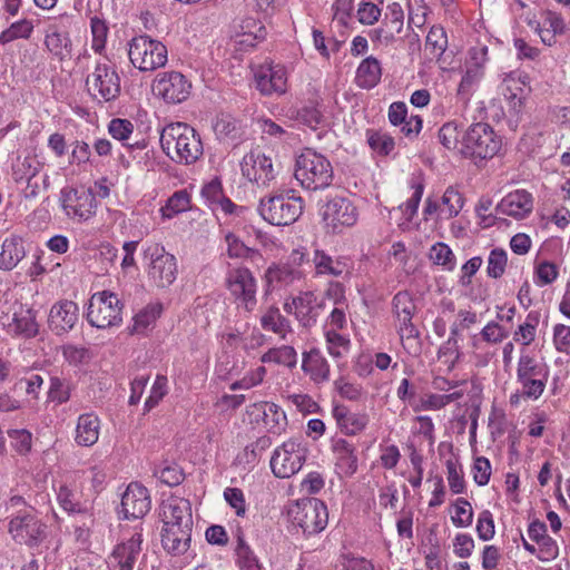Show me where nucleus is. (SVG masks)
Segmentation results:
<instances>
[{
	"label": "nucleus",
	"instance_id": "nucleus-1",
	"mask_svg": "<svg viewBox=\"0 0 570 570\" xmlns=\"http://www.w3.org/2000/svg\"><path fill=\"white\" fill-rule=\"evenodd\" d=\"M159 517L163 522L161 544L164 549L173 556L184 554L189 549L193 530L189 500L176 495L163 500Z\"/></svg>",
	"mask_w": 570,
	"mask_h": 570
},
{
	"label": "nucleus",
	"instance_id": "nucleus-2",
	"mask_svg": "<svg viewBox=\"0 0 570 570\" xmlns=\"http://www.w3.org/2000/svg\"><path fill=\"white\" fill-rule=\"evenodd\" d=\"M164 153L175 163L191 165L203 155V144L196 130L185 122L167 125L160 134Z\"/></svg>",
	"mask_w": 570,
	"mask_h": 570
},
{
	"label": "nucleus",
	"instance_id": "nucleus-3",
	"mask_svg": "<svg viewBox=\"0 0 570 570\" xmlns=\"http://www.w3.org/2000/svg\"><path fill=\"white\" fill-rule=\"evenodd\" d=\"M294 176L303 188L318 190L332 185L334 170L324 155L306 148L296 158Z\"/></svg>",
	"mask_w": 570,
	"mask_h": 570
},
{
	"label": "nucleus",
	"instance_id": "nucleus-4",
	"mask_svg": "<svg viewBox=\"0 0 570 570\" xmlns=\"http://www.w3.org/2000/svg\"><path fill=\"white\" fill-rule=\"evenodd\" d=\"M287 515L292 525L301 529L306 537L323 531L328 521L326 505L316 498L295 501L289 505Z\"/></svg>",
	"mask_w": 570,
	"mask_h": 570
},
{
	"label": "nucleus",
	"instance_id": "nucleus-5",
	"mask_svg": "<svg viewBox=\"0 0 570 570\" xmlns=\"http://www.w3.org/2000/svg\"><path fill=\"white\" fill-rule=\"evenodd\" d=\"M303 199L295 196L293 190L286 194L274 195L261 200L259 213L262 217L276 226L289 225L297 220L303 213Z\"/></svg>",
	"mask_w": 570,
	"mask_h": 570
},
{
	"label": "nucleus",
	"instance_id": "nucleus-6",
	"mask_svg": "<svg viewBox=\"0 0 570 570\" xmlns=\"http://www.w3.org/2000/svg\"><path fill=\"white\" fill-rule=\"evenodd\" d=\"M128 57L140 71H153L167 62V48L159 40L141 35L129 41Z\"/></svg>",
	"mask_w": 570,
	"mask_h": 570
},
{
	"label": "nucleus",
	"instance_id": "nucleus-7",
	"mask_svg": "<svg viewBox=\"0 0 570 570\" xmlns=\"http://www.w3.org/2000/svg\"><path fill=\"white\" fill-rule=\"evenodd\" d=\"M501 146V137L485 122L471 125L463 136V153L473 158L491 159Z\"/></svg>",
	"mask_w": 570,
	"mask_h": 570
},
{
	"label": "nucleus",
	"instance_id": "nucleus-8",
	"mask_svg": "<svg viewBox=\"0 0 570 570\" xmlns=\"http://www.w3.org/2000/svg\"><path fill=\"white\" fill-rule=\"evenodd\" d=\"M9 533L16 542L36 547L46 539L47 524L39 519L33 508H26L11 518Z\"/></svg>",
	"mask_w": 570,
	"mask_h": 570
},
{
	"label": "nucleus",
	"instance_id": "nucleus-9",
	"mask_svg": "<svg viewBox=\"0 0 570 570\" xmlns=\"http://www.w3.org/2000/svg\"><path fill=\"white\" fill-rule=\"evenodd\" d=\"M121 311L122 304L116 294L96 293L89 301L87 320L97 328L117 326L121 323Z\"/></svg>",
	"mask_w": 570,
	"mask_h": 570
},
{
	"label": "nucleus",
	"instance_id": "nucleus-10",
	"mask_svg": "<svg viewBox=\"0 0 570 570\" xmlns=\"http://www.w3.org/2000/svg\"><path fill=\"white\" fill-rule=\"evenodd\" d=\"M226 285L238 308L247 313L256 308L257 283L248 268L238 267L229 271Z\"/></svg>",
	"mask_w": 570,
	"mask_h": 570
},
{
	"label": "nucleus",
	"instance_id": "nucleus-11",
	"mask_svg": "<svg viewBox=\"0 0 570 570\" xmlns=\"http://www.w3.org/2000/svg\"><path fill=\"white\" fill-rule=\"evenodd\" d=\"M306 460V449L301 442L288 440L275 449L271 469L276 478L286 479L296 474Z\"/></svg>",
	"mask_w": 570,
	"mask_h": 570
},
{
	"label": "nucleus",
	"instance_id": "nucleus-12",
	"mask_svg": "<svg viewBox=\"0 0 570 570\" xmlns=\"http://www.w3.org/2000/svg\"><path fill=\"white\" fill-rule=\"evenodd\" d=\"M86 86L92 98L104 102L114 101L121 91L119 75L106 63L96 65L86 79Z\"/></svg>",
	"mask_w": 570,
	"mask_h": 570
},
{
	"label": "nucleus",
	"instance_id": "nucleus-13",
	"mask_svg": "<svg viewBox=\"0 0 570 570\" xmlns=\"http://www.w3.org/2000/svg\"><path fill=\"white\" fill-rule=\"evenodd\" d=\"M547 372L529 354H522L518 362L517 381L521 384V393L527 399H539L547 384Z\"/></svg>",
	"mask_w": 570,
	"mask_h": 570
},
{
	"label": "nucleus",
	"instance_id": "nucleus-14",
	"mask_svg": "<svg viewBox=\"0 0 570 570\" xmlns=\"http://www.w3.org/2000/svg\"><path fill=\"white\" fill-rule=\"evenodd\" d=\"M325 227L332 233H341L344 227L353 226L358 213L352 200L345 197H333L328 199L321 209Z\"/></svg>",
	"mask_w": 570,
	"mask_h": 570
},
{
	"label": "nucleus",
	"instance_id": "nucleus-15",
	"mask_svg": "<svg viewBox=\"0 0 570 570\" xmlns=\"http://www.w3.org/2000/svg\"><path fill=\"white\" fill-rule=\"evenodd\" d=\"M145 256L150 258L148 275L158 287H167L174 283L177 274L176 258L159 245L149 246Z\"/></svg>",
	"mask_w": 570,
	"mask_h": 570
},
{
	"label": "nucleus",
	"instance_id": "nucleus-16",
	"mask_svg": "<svg viewBox=\"0 0 570 570\" xmlns=\"http://www.w3.org/2000/svg\"><path fill=\"white\" fill-rule=\"evenodd\" d=\"M190 89L189 80L178 71L161 72L153 83L154 95L168 104H179L186 100Z\"/></svg>",
	"mask_w": 570,
	"mask_h": 570
},
{
	"label": "nucleus",
	"instance_id": "nucleus-17",
	"mask_svg": "<svg viewBox=\"0 0 570 570\" xmlns=\"http://www.w3.org/2000/svg\"><path fill=\"white\" fill-rule=\"evenodd\" d=\"M60 200L67 216L78 222L88 220L95 214L96 197L88 190L65 188Z\"/></svg>",
	"mask_w": 570,
	"mask_h": 570
},
{
	"label": "nucleus",
	"instance_id": "nucleus-18",
	"mask_svg": "<svg viewBox=\"0 0 570 570\" xmlns=\"http://www.w3.org/2000/svg\"><path fill=\"white\" fill-rule=\"evenodd\" d=\"M242 174L258 186H267L275 178L272 159L259 149L250 150L240 163Z\"/></svg>",
	"mask_w": 570,
	"mask_h": 570
},
{
	"label": "nucleus",
	"instance_id": "nucleus-19",
	"mask_svg": "<svg viewBox=\"0 0 570 570\" xmlns=\"http://www.w3.org/2000/svg\"><path fill=\"white\" fill-rule=\"evenodd\" d=\"M404 27V11L399 2L387 4L382 24L370 32L373 42L390 46L397 40Z\"/></svg>",
	"mask_w": 570,
	"mask_h": 570
},
{
	"label": "nucleus",
	"instance_id": "nucleus-20",
	"mask_svg": "<svg viewBox=\"0 0 570 570\" xmlns=\"http://www.w3.org/2000/svg\"><path fill=\"white\" fill-rule=\"evenodd\" d=\"M256 88L262 95H283L287 89V72L281 65L265 63L254 70Z\"/></svg>",
	"mask_w": 570,
	"mask_h": 570
},
{
	"label": "nucleus",
	"instance_id": "nucleus-21",
	"mask_svg": "<svg viewBox=\"0 0 570 570\" xmlns=\"http://www.w3.org/2000/svg\"><path fill=\"white\" fill-rule=\"evenodd\" d=\"M247 413L253 421H263L267 431L272 434L279 435L285 431L287 425L286 414L275 403L258 402L247 407Z\"/></svg>",
	"mask_w": 570,
	"mask_h": 570
},
{
	"label": "nucleus",
	"instance_id": "nucleus-22",
	"mask_svg": "<svg viewBox=\"0 0 570 570\" xmlns=\"http://www.w3.org/2000/svg\"><path fill=\"white\" fill-rule=\"evenodd\" d=\"M148 490L139 483H130L121 498L120 513L125 519L142 518L150 510Z\"/></svg>",
	"mask_w": 570,
	"mask_h": 570
},
{
	"label": "nucleus",
	"instance_id": "nucleus-23",
	"mask_svg": "<svg viewBox=\"0 0 570 570\" xmlns=\"http://www.w3.org/2000/svg\"><path fill=\"white\" fill-rule=\"evenodd\" d=\"M78 320V305L72 301L63 299L51 306L48 324L56 335H63L75 327Z\"/></svg>",
	"mask_w": 570,
	"mask_h": 570
},
{
	"label": "nucleus",
	"instance_id": "nucleus-24",
	"mask_svg": "<svg viewBox=\"0 0 570 570\" xmlns=\"http://www.w3.org/2000/svg\"><path fill=\"white\" fill-rule=\"evenodd\" d=\"M8 332L23 338H32L39 333L37 312L20 303L12 306V320L8 324Z\"/></svg>",
	"mask_w": 570,
	"mask_h": 570
},
{
	"label": "nucleus",
	"instance_id": "nucleus-25",
	"mask_svg": "<svg viewBox=\"0 0 570 570\" xmlns=\"http://www.w3.org/2000/svg\"><path fill=\"white\" fill-rule=\"evenodd\" d=\"M533 208V199L527 190H515L501 199L495 207L499 215L511 216L515 219H523Z\"/></svg>",
	"mask_w": 570,
	"mask_h": 570
},
{
	"label": "nucleus",
	"instance_id": "nucleus-26",
	"mask_svg": "<svg viewBox=\"0 0 570 570\" xmlns=\"http://www.w3.org/2000/svg\"><path fill=\"white\" fill-rule=\"evenodd\" d=\"M294 315L298 322L305 326H312L316 323L320 309L324 307V302L317 299L314 292H302L293 297Z\"/></svg>",
	"mask_w": 570,
	"mask_h": 570
},
{
	"label": "nucleus",
	"instance_id": "nucleus-27",
	"mask_svg": "<svg viewBox=\"0 0 570 570\" xmlns=\"http://www.w3.org/2000/svg\"><path fill=\"white\" fill-rule=\"evenodd\" d=\"M141 533L135 532L130 539L118 544L111 554V559L115 561L114 566L118 570H134L141 554Z\"/></svg>",
	"mask_w": 570,
	"mask_h": 570
},
{
	"label": "nucleus",
	"instance_id": "nucleus-28",
	"mask_svg": "<svg viewBox=\"0 0 570 570\" xmlns=\"http://www.w3.org/2000/svg\"><path fill=\"white\" fill-rule=\"evenodd\" d=\"M333 453L335 455V465L340 474L352 476L357 471V455L353 444L344 439H337L333 443Z\"/></svg>",
	"mask_w": 570,
	"mask_h": 570
},
{
	"label": "nucleus",
	"instance_id": "nucleus-29",
	"mask_svg": "<svg viewBox=\"0 0 570 570\" xmlns=\"http://www.w3.org/2000/svg\"><path fill=\"white\" fill-rule=\"evenodd\" d=\"M332 414L341 431L348 435L360 433L368 423L365 413H353L345 405H335Z\"/></svg>",
	"mask_w": 570,
	"mask_h": 570
},
{
	"label": "nucleus",
	"instance_id": "nucleus-30",
	"mask_svg": "<svg viewBox=\"0 0 570 570\" xmlns=\"http://www.w3.org/2000/svg\"><path fill=\"white\" fill-rule=\"evenodd\" d=\"M528 76H520L518 78L509 76L503 80L502 95L509 104V109L515 115L522 111L525 90L524 87L528 83Z\"/></svg>",
	"mask_w": 570,
	"mask_h": 570
},
{
	"label": "nucleus",
	"instance_id": "nucleus-31",
	"mask_svg": "<svg viewBox=\"0 0 570 570\" xmlns=\"http://www.w3.org/2000/svg\"><path fill=\"white\" fill-rule=\"evenodd\" d=\"M302 370L315 383H323L330 379V365L317 348L303 354Z\"/></svg>",
	"mask_w": 570,
	"mask_h": 570
},
{
	"label": "nucleus",
	"instance_id": "nucleus-32",
	"mask_svg": "<svg viewBox=\"0 0 570 570\" xmlns=\"http://www.w3.org/2000/svg\"><path fill=\"white\" fill-rule=\"evenodd\" d=\"M100 420L94 413H85L78 417L76 442L81 446H91L99 439Z\"/></svg>",
	"mask_w": 570,
	"mask_h": 570
},
{
	"label": "nucleus",
	"instance_id": "nucleus-33",
	"mask_svg": "<svg viewBox=\"0 0 570 570\" xmlns=\"http://www.w3.org/2000/svg\"><path fill=\"white\" fill-rule=\"evenodd\" d=\"M203 197L208 202L214 212L220 209L225 214H233L237 206L223 193L222 183L213 179L202 189Z\"/></svg>",
	"mask_w": 570,
	"mask_h": 570
},
{
	"label": "nucleus",
	"instance_id": "nucleus-34",
	"mask_svg": "<svg viewBox=\"0 0 570 570\" xmlns=\"http://www.w3.org/2000/svg\"><path fill=\"white\" fill-rule=\"evenodd\" d=\"M381 77L382 67L380 61L370 56L357 67L355 81L363 89H372L380 82Z\"/></svg>",
	"mask_w": 570,
	"mask_h": 570
},
{
	"label": "nucleus",
	"instance_id": "nucleus-35",
	"mask_svg": "<svg viewBox=\"0 0 570 570\" xmlns=\"http://www.w3.org/2000/svg\"><path fill=\"white\" fill-rule=\"evenodd\" d=\"M313 264L316 275H328L340 277L348 272L347 265L340 258H333L322 249H315Z\"/></svg>",
	"mask_w": 570,
	"mask_h": 570
},
{
	"label": "nucleus",
	"instance_id": "nucleus-36",
	"mask_svg": "<svg viewBox=\"0 0 570 570\" xmlns=\"http://www.w3.org/2000/svg\"><path fill=\"white\" fill-rule=\"evenodd\" d=\"M266 281L272 287L289 286L303 277V273L289 265H275L269 267L265 274Z\"/></svg>",
	"mask_w": 570,
	"mask_h": 570
},
{
	"label": "nucleus",
	"instance_id": "nucleus-37",
	"mask_svg": "<svg viewBox=\"0 0 570 570\" xmlns=\"http://www.w3.org/2000/svg\"><path fill=\"white\" fill-rule=\"evenodd\" d=\"M24 247L22 239L19 237L6 238L2 243L0 253V268L11 271L24 257Z\"/></svg>",
	"mask_w": 570,
	"mask_h": 570
},
{
	"label": "nucleus",
	"instance_id": "nucleus-38",
	"mask_svg": "<svg viewBox=\"0 0 570 570\" xmlns=\"http://www.w3.org/2000/svg\"><path fill=\"white\" fill-rule=\"evenodd\" d=\"M413 316L396 318V332L401 338L403 347L410 353L420 352V331L412 323Z\"/></svg>",
	"mask_w": 570,
	"mask_h": 570
},
{
	"label": "nucleus",
	"instance_id": "nucleus-39",
	"mask_svg": "<svg viewBox=\"0 0 570 570\" xmlns=\"http://www.w3.org/2000/svg\"><path fill=\"white\" fill-rule=\"evenodd\" d=\"M57 499L60 507L69 513H87L89 511V501L82 500L77 489L65 484L60 485Z\"/></svg>",
	"mask_w": 570,
	"mask_h": 570
},
{
	"label": "nucleus",
	"instance_id": "nucleus-40",
	"mask_svg": "<svg viewBox=\"0 0 570 570\" xmlns=\"http://www.w3.org/2000/svg\"><path fill=\"white\" fill-rule=\"evenodd\" d=\"M272 446V440L267 435L258 438L255 442L248 444L242 453L237 455L239 464H254L257 462L264 452Z\"/></svg>",
	"mask_w": 570,
	"mask_h": 570
},
{
	"label": "nucleus",
	"instance_id": "nucleus-41",
	"mask_svg": "<svg viewBox=\"0 0 570 570\" xmlns=\"http://www.w3.org/2000/svg\"><path fill=\"white\" fill-rule=\"evenodd\" d=\"M261 325L265 331H272L283 338L289 331V322L281 314L277 307H269L261 318Z\"/></svg>",
	"mask_w": 570,
	"mask_h": 570
},
{
	"label": "nucleus",
	"instance_id": "nucleus-42",
	"mask_svg": "<svg viewBox=\"0 0 570 570\" xmlns=\"http://www.w3.org/2000/svg\"><path fill=\"white\" fill-rule=\"evenodd\" d=\"M463 196L453 187H448L442 196V208L440 209V217L443 219H450L458 216L463 207Z\"/></svg>",
	"mask_w": 570,
	"mask_h": 570
},
{
	"label": "nucleus",
	"instance_id": "nucleus-43",
	"mask_svg": "<svg viewBox=\"0 0 570 570\" xmlns=\"http://www.w3.org/2000/svg\"><path fill=\"white\" fill-rule=\"evenodd\" d=\"M190 208V196L186 190L175 191L160 208L161 216L170 219Z\"/></svg>",
	"mask_w": 570,
	"mask_h": 570
},
{
	"label": "nucleus",
	"instance_id": "nucleus-44",
	"mask_svg": "<svg viewBox=\"0 0 570 570\" xmlns=\"http://www.w3.org/2000/svg\"><path fill=\"white\" fill-rule=\"evenodd\" d=\"M366 137L371 149L381 156L390 155L395 148L394 138L385 131L370 129Z\"/></svg>",
	"mask_w": 570,
	"mask_h": 570
},
{
	"label": "nucleus",
	"instance_id": "nucleus-45",
	"mask_svg": "<svg viewBox=\"0 0 570 570\" xmlns=\"http://www.w3.org/2000/svg\"><path fill=\"white\" fill-rule=\"evenodd\" d=\"M69 45L70 39L67 33L61 32L57 26L52 24L48 27L46 30L45 46L51 53L63 59V49H67Z\"/></svg>",
	"mask_w": 570,
	"mask_h": 570
},
{
	"label": "nucleus",
	"instance_id": "nucleus-46",
	"mask_svg": "<svg viewBox=\"0 0 570 570\" xmlns=\"http://www.w3.org/2000/svg\"><path fill=\"white\" fill-rule=\"evenodd\" d=\"M261 361L263 363H276L282 364L288 367H294L297 362V353L294 347L288 345H283L277 348H271L265 354H263Z\"/></svg>",
	"mask_w": 570,
	"mask_h": 570
},
{
	"label": "nucleus",
	"instance_id": "nucleus-47",
	"mask_svg": "<svg viewBox=\"0 0 570 570\" xmlns=\"http://www.w3.org/2000/svg\"><path fill=\"white\" fill-rule=\"evenodd\" d=\"M72 390L71 381L66 377L51 376L48 391V400L57 404H63L70 400Z\"/></svg>",
	"mask_w": 570,
	"mask_h": 570
},
{
	"label": "nucleus",
	"instance_id": "nucleus-48",
	"mask_svg": "<svg viewBox=\"0 0 570 570\" xmlns=\"http://www.w3.org/2000/svg\"><path fill=\"white\" fill-rule=\"evenodd\" d=\"M33 31L31 20L21 19L13 22L9 28L0 33V43H8L17 39H29Z\"/></svg>",
	"mask_w": 570,
	"mask_h": 570
},
{
	"label": "nucleus",
	"instance_id": "nucleus-49",
	"mask_svg": "<svg viewBox=\"0 0 570 570\" xmlns=\"http://www.w3.org/2000/svg\"><path fill=\"white\" fill-rule=\"evenodd\" d=\"M448 47V37L444 29L433 26L425 40V50L430 51L433 58H440Z\"/></svg>",
	"mask_w": 570,
	"mask_h": 570
},
{
	"label": "nucleus",
	"instance_id": "nucleus-50",
	"mask_svg": "<svg viewBox=\"0 0 570 570\" xmlns=\"http://www.w3.org/2000/svg\"><path fill=\"white\" fill-rule=\"evenodd\" d=\"M163 311L161 304H149L142 311H140L134 318V333L145 332L149 325L160 316Z\"/></svg>",
	"mask_w": 570,
	"mask_h": 570
},
{
	"label": "nucleus",
	"instance_id": "nucleus-51",
	"mask_svg": "<svg viewBox=\"0 0 570 570\" xmlns=\"http://www.w3.org/2000/svg\"><path fill=\"white\" fill-rule=\"evenodd\" d=\"M460 347L458 344V335H450L438 352L439 360L446 366L448 371H452L460 358Z\"/></svg>",
	"mask_w": 570,
	"mask_h": 570
},
{
	"label": "nucleus",
	"instance_id": "nucleus-52",
	"mask_svg": "<svg viewBox=\"0 0 570 570\" xmlns=\"http://www.w3.org/2000/svg\"><path fill=\"white\" fill-rule=\"evenodd\" d=\"M429 258L433 264L442 266L446 271H452L455 266V256L444 243L434 244L430 248Z\"/></svg>",
	"mask_w": 570,
	"mask_h": 570
},
{
	"label": "nucleus",
	"instance_id": "nucleus-53",
	"mask_svg": "<svg viewBox=\"0 0 570 570\" xmlns=\"http://www.w3.org/2000/svg\"><path fill=\"white\" fill-rule=\"evenodd\" d=\"M540 322V313L531 311L523 324L514 332V340L521 341L524 345L531 344L535 338V330Z\"/></svg>",
	"mask_w": 570,
	"mask_h": 570
},
{
	"label": "nucleus",
	"instance_id": "nucleus-54",
	"mask_svg": "<svg viewBox=\"0 0 570 570\" xmlns=\"http://www.w3.org/2000/svg\"><path fill=\"white\" fill-rule=\"evenodd\" d=\"M238 121L228 114H222L216 118L214 131L219 139H235L238 136Z\"/></svg>",
	"mask_w": 570,
	"mask_h": 570
},
{
	"label": "nucleus",
	"instance_id": "nucleus-55",
	"mask_svg": "<svg viewBox=\"0 0 570 570\" xmlns=\"http://www.w3.org/2000/svg\"><path fill=\"white\" fill-rule=\"evenodd\" d=\"M294 115L297 120L314 130L325 126L323 114L314 105L304 106L301 109L294 110L292 117H294Z\"/></svg>",
	"mask_w": 570,
	"mask_h": 570
},
{
	"label": "nucleus",
	"instance_id": "nucleus-56",
	"mask_svg": "<svg viewBox=\"0 0 570 570\" xmlns=\"http://www.w3.org/2000/svg\"><path fill=\"white\" fill-rule=\"evenodd\" d=\"M236 556L240 570H261V564L256 556L242 535L237 538Z\"/></svg>",
	"mask_w": 570,
	"mask_h": 570
},
{
	"label": "nucleus",
	"instance_id": "nucleus-57",
	"mask_svg": "<svg viewBox=\"0 0 570 570\" xmlns=\"http://www.w3.org/2000/svg\"><path fill=\"white\" fill-rule=\"evenodd\" d=\"M227 253L232 258H250L258 255L256 249L246 246L235 234L227 233L225 236Z\"/></svg>",
	"mask_w": 570,
	"mask_h": 570
},
{
	"label": "nucleus",
	"instance_id": "nucleus-58",
	"mask_svg": "<svg viewBox=\"0 0 570 570\" xmlns=\"http://www.w3.org/2000/svg\"><path fill=\"white\" fill-rule=\"evenodd\" d=\"M393 314L395 318L404 316H414L416 312L415 303L409 292H399L392 301Z\"/></svg>",
	"mask_w": 570,
	"mask_h": 570
},
{
	"label": "nucleus",
	"instance_id": "nucleus-59",
	"mask_svg": "<svg viewBox=\"0 0 570 570\" xmlns=\"http://www.w3.org/2000/svg\"><path fill=\"white\" fill-rule=\"evenodd\" d=\"M326 348L330 355L335 358L342 357L347 352L350 340L337 333L335 330H330L325 334Z\"/></svg>",
	"mask_w": 570,
	"mask_h": 570
},
{
	"label": "nucleus",
	"instance_id": "nucleus-60",
	"mask_svg": "<svg viewBox=\"0 0 570 570\" xmlns=\"http://www.w3.org/2000/svg\"><path fill=\"white\" fill-rule=\"evenodd\" d=\"M507 253L502 248H494L490 252L488 258L487 273L492 278H499L503 275L507 266Z\"/></svg>",
	"mask_w": 570,
	"mask_h": 570
},
{
	"label": "nucleus",
	"instance_id": "nucleus-61",
	"mask_svg": "<svg viewBox=\"0 0 570 570\" xmlns=\"http://www.w3.org/2000/svg\"><path fill=\"white\" fill-rule=\"evenodd\" d=\"M448 481L451 491L455 494L462 493L465 489L463 472L456 460H448L446 463Z\"/></svg>",
	"mask_w": 570,
	"mask_h": 570
},
{
	"label": "nucleus",
	"instance_id": "nucleus-62",
	"mask_svg": "<svg viewBox=\"0 0 570 570\" xmlns=\"http://www.w3.org/2000/svg\"><path fill=\"white\" fill-rule=\"evenodd\" d=\"M90 27L92 33L91 47L96 52L101 53L106 46L108 27L104 20L97 17L91 18Z\"/></svg>",
	"mask_w": 570,
	"mask_h": 570
},
{
	"label": "nucleus",
	"instance_id": "nucleus-63",
	"mask_svg": "<svg viewBox=\"0 0 570 570\" xmlns=\"http://www.w3.org/2000/svg\"><path fill=\"white\" fill-rule=\"evenodd\" d=\"M334 387L343 399L348 401H358L364 393L362 385L350 382L345 377L335 380Z\"/></svg>",
	"mask_w": 570,
	"mask_h": 570
},
{
	"label": "nucleus",
	"instance_id": "nucleus-64",
	"mask_svg": "<svg viewBox=\"0 0 570 570\" xmlns=\"http://www.w3.org/2000/svg\"><path fill=\"white\" fill-rule=\"evenodd\" d=\"M473 520V511L470 502L464 498H459L455 501V515L452 517V522L454 525L468 527L472 523Z\"/></svg>",
	"mask_w": 570,
	"mask_h": 570
}]
</instances>
